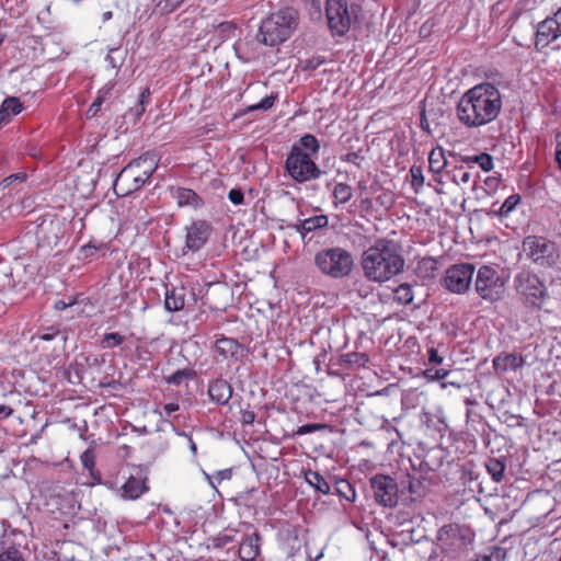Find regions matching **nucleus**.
I'll list each match as a JSON object with an SVG mask.
<instances>
[{
	"label": "nucleus",
	"mask_w": 561,
	"mask_h": 561,
	"mask_svg": "<svg viewBox=\"0 0 561 561\" xmlns=\"http://www.w3.org/2000/svg\"><path fill=\"white\" fill-rule=\"evenodd\" d=\"M503 106L500 90L491 82H481L460 98L456 114L467 128H479L494 122Z\"/></svg>",
	"instance_id": "1"
},
{
	"label": "nucleus",
	"mask_w": 561,
	"mask_h": 561,
	"mask_svg": "<svg viewBox=\"0 0 561 561\" xmlns=\"http://www.w3.org/2000/svg\"><path fill=\"white\" fill-rule=\"evenodd\" d=\"M362 267L369 280L386 282L400 274L404 267V259L400 247L390 240H378L362 256Z\"/></svg>",
	"instance_id": "2"
},
{
	"label": "nucleus",
	"mask_w": 561,
	"mask_h": 561,
	"mask_svg": "<svg viewBox=\"0 0 561 561\" xmlns=\"http://www.w3.org/2000/svg\"><path fill=\"white\" fill-rule=\"evenodd\" d=\"M320 150V141L311 134H306L295 142L286 158L285 170L298 183L317 180L321 170L312 160Z\"/></svg>",
	"instance_id": "3"
},
{
	"label": "nucleus",
	"mask_w": 561,
	"mask_h": 561,
	"mask_svg": "<svg viewBox=\"0 0 561 561\" xmlns=\"http://www.w3.org/2000/svg\"><path fill=\"white\" fill-rule=\"evenodd\" d=\"M158 167L153 152H146L130 161L116 176L113 188L118 196L131 194L141 188Z\"/></svg>",
	"instance_id": "4"
},
{
	"label": "nucleus",
	"mask_w": 561,
	"mask_h": 561,
	"mask_svg": "<svg viewBox=\"0 0 561 561\" xmlns=\"http://www.w3.org/2000/svg\"><path fill=\"white\" fill-rule=\"evenodd\" d=\"M514 289L523 306L531 311H548L546 304L550 299L543 279L530 270H522L513 280Z\"/></svg>",
	"instance_id": "5"
},
{
	"label": "nucleus",
	"mask_w": 561,
	"mask_h": 561,
	"mask_svg": "<svg viewBox=\"0 0 561 561\" xmlns=\"http://www.w3.org/2000/svg\"><path fill=\"white\" fill-rule=\"evenodd\" d=\"M443 450L432 449L430 450L425 459L421 462V470L413 473H404L400 476L401 480V503L408 505L422 499L430 486L428 480L423 476L424 468L426 467L431 471H435L443 465Z\"/></svg>",
	"instance_id": "6"
},
{
	"label": "nucleus",
	"mask_w": 561,
	"mask_h": 561,
	"mask_svg": "<svg viewBox=\"0 0 561 561\" xmlns=\"http://www.w3.org/2000/svg\"><path fill=\"white\" fill-rule=\"evenodd\" d=\"M298 12L293 8H283L271 13L260 25L262 43L275 46L287 41L298 26Z\"/></svg>",
	"instance_id": "7"
},
{
	"label": "nucleus",
	"mask_w": 561,
	"mask_h": 561,
	"mask_svg": "<svg viewBox=\"0 0 561 561\" xmlns=\"http://www.w3.org/2000/svg\"><path fill=\"white\" fill-rule=\"evenodd\" d=\"M507 280L503 271L482 265L476 275L474 289L483 300L495 302L504 297Z\"/></svg>",
	"instance_id": "8"
},
{
	"label": "nucleus",
	"mask_w": 561,
	"mask_h": 561,
	"mask_svg": "<svg viewBox=\"0 0 561 561\" xmlns=\"http://www.w3.org/2000/svg\"><path fill=\"white\" fill-rule=\"evenodd\" d=\"M314 263L325 275L334 278L351 273V254L342 248H330L316 254Z\"/></svg>",
	"instance_id": "9"
},
{
	"label": "nucleus",
	"mask_w": 561,
	"mask_h": 561,
	"mask_svg": "<svg viewBox=\"0 0 561 561\" xmlns=\"http://www.w3.org/2000/svg\"><path fill=\"white\" fill-rule=\"evenodd\" d=\"M523 247L526 255L542 267H552L559 260L557 244L543 237H526Z\"/></svg>",
	"instance_id": "10"
},
{
	"label": "nucleus",
	"mask_w": 561,
	"mask_h": 561,
	"mask_svg": "<svg viewBox=\"0 0 561 561\" xmlns=\"http://www.w3.org/2000/svg\"><path fill=\"white\" fill-rule=\"evenodd\" d=\"M375 500L385 507H394L401 502V480L378 473L370 478Z\"/></svg>",
	"instance_id": "11"
},
{
	"label": "nucleus",
	"mask_w": 561,
	"mask_h": 561,
	"mask_svg": "<svg viewBox=\"0 0 561 561\" xmlns=\"http://www.w3.org/2000/svg\"><path fill=\"white\" fill-rule=\"evenodd\" d=\"M353 419L362 426V428L353 426V453L359 454L360 449H364L363 440L375 444L374 431L378 425V419L374 414L368 413V409L364 403H357L353 411Z\"/></svg>",
	"instance_id": "12"
},
{
	"label": "nucleus",
	"mask_w": 561,
	"mask_h": 561,
	"mask_svg": "<svg viewBox=\"0 0 561 561\" xmlns=\"http://www.w3.org/2000/svg\"><path fill=\"white\" fill-rule=\"evenodd\" d=\"M474 265L471 263H459L449 266L442 278L440 284L448 291L454 294L466 293L472 282Z\"/></svg>",
	"instance_id": "13"
},
{
	"label": "nucleus",
	"mask_w": 561,
	"mask_h": 561,
	"mask_svg": "<svg viewBox=\"0 0 561 561\" xmlns=\"http://www.w3.org/2000/svg\"><path fill=\"white\" fill-rule=\"evenodd\" d=\"M560 37L561 8H559L552 15L547 16L537 24L535 33V48L540 53Z\"/></svg>",
	"instance_id": "14"
},
{
	"label": "nucleus",
	"mask_w": 561,
	"mask_h": 561,
	"mask_svg": "<svg viewBox=\"0 0 561 561\" xmlns=\"http://www.w3.org/2000/svg\"><path fill=\"white\" fill-rule=\"evenodd\" d=\"M327 18L329 27L334 34H346L351 27L347 0H327Z\"/></svg>",
	"instance_id": "15"
},
{
	"label": "nucleus",
	"mask_w": 561,
	"mask_h": 561,
	"mask_svg": "<svg viewBox=\"0 0 561 561\" xmlns=\"http://www.w3.org/2000/svg\"><path fill=\"white\" fill-rule=\"evenodd\" d=\"M474 535L469 529L461 528L456 524L444 525L437 535V540L443 546L467 547L473 541Z\"/></svg>",
	"instance_id": "16"
},
{
	"label": "nucleus",
	"mask_w": 561,
	"mask_h": 561,
	"mask_svg": "<svg viewBox=\"0 0 561 561\" xmlns=\"http://www.w3.org/2000/svg\"><path fill=\"white\" fill-rule=\"evenodd\" d=\"M445 176L448 181L455 183L458 186L471 184V188L476 190L479 173L476 172L473 174L470 169L462 164L456 163L455 165H450V168L445 171Z\"/></svg>",
	"instance_id": "17"
},
{
	"label": "nucleus",
	"mask_w": 561,
	"mask_h": 561,
	"mask_svg": "<svg viewBox=\"0 0 561 561\" xmlns=\"http://www.w3.org/2000/svg\"><path fill=\"white\" fill-rule=\"evenodd\" d=\"M209 234V227L205 221H195L187 229L186 247L193 251H198L207 241Z\"/></svg>",
	"instance_id": "18"
},
{
	"label": "nucleus",
	"mask_w": 561,
	"mask_h": 561,
	"mask_svg": "<svg viewBox=\"0 0 561 561\" xmlns=\"http://www.w3.org/2000/svg\"><path fill=\"white\" fill-rule=\"evenodd\" d=\"M208 394L211 401L218 404H226L231 399L232 387L227 380L217 378L209 382Z\"/></svg>",
	"instance_id": "19"
},
{
	"label": "nucleus",
	"mask_w": 561,
	"mask_h": 561,
	"mask_svg": "<svg viewBox=\"0 0 561 561\" xmlns=\"http://www.w3.org/2000/svg\"><path fill=\"white\" fill-rule=\"evenodd\" d=\"M186 288L184 286H172L165 288L164 308L170 312L180 311L185 307Z\"/></svg>",
	"instance_id": "20"
},
{
	"label": "nucleus",
	"mask_w": 561,
	"mask_h": 561,
	"mask_svg": "<svg viewBox=\"0 0 561 561\" xmlns=\"http://www.w3.org/2000/svg\"><path fill=\"white\" fill-rule=\"evenodd\" d=\"M149 490L146 479L130 476L121 488L122 497L126 500H137Z\"/></svg>",
	"instance_id": "21"
},
{
	"label": "nucleus",
	"mask_w": 561,
	"mask_h": 561,
	"mask_svg": "<svg viewBox=\"0 0 561 561\" xmlns=\"http://www.w3.org/2000/svg\"><path fill=\"white\" fill-rule=\"evenodd\" d=\"M525 365L522 355L516 353H502L493 359V367L496 371L506 373L508 370L516 371Z\"/></svg>",
	"instance_id": "22"
},
{
	"label": "nucleus",
	"mask_w": 561,
	"mask_h": 561,
	"mask_svg": "<svg viewBox=\"0 0 561 561\" xmlns=\"http://www.w3.org/2000/svg\"><path fill=\"white\" fill-rule=\"evenodd\" d=\"M80 461L82 468L89 472V477L91 479V485L101 484L102 474L100 470L95 468L96 466V451L95 448L90 446L80 455Z\"/></svg>",
	"instance_id": "23"
},
{
	"label": "nucleus",
	"mask_w": 561,
	"mask_h": 561,
	"mask_svg": "<svg viewBox=\"0 0 561 561\" xmlns=\"http://www.w3.org/2000/svg\"><path fill=\"white\" fill-rule=\"evenodd\" d=\"M261 537L257 531L247 536L240 543L238 554L242 561H253L260 553Z\"/></svg>",
	"instance_id": "24"
},
{
	"label": "nucleus",
	"mask_w": 561,
	"mask_h": 561,
	"mask_svg": "<svg viewBox=\"0 0 561 561\" xmlns=\"http://www.w3.org/2000/svg\"><path fill=\"white\" fill-rule=\"evenodd\" d=\"M240 350V344L232 337L221 335L215 342L214 351L221 357V359H228L237 357Z\"/></svg>",
	"instance_id": "25"
},
{
	"label": "nucleus",
	"mask_w": 561,
	"mask_h": 561,
	"mask_svg": "<svg viewBox=\"0 0 561 561\" xmlns=\"http://www.w3.org/2000/svg\"><path fill=\"white\" fill-rule=\"evenodd\" d=\"M450 162L445 157V151L442 147H436L431 150L428 154V168L433 175L445 174V171L450 168Z\"/></svg>",
	"instance_id": "26"
},
{
	"label": "nucleus",
	"mask_w": 561,
	"mask_h": 561,
	"mask_svg": "<svg viewBox=\"0 0 561 561\" xmlns=\"http://www.w3.org/2000/svg\"><path fill=\"white\" fill-rule=\"evenodd\" d=\"M365 456L358 459L356 465L357 469L362 472H370L376 469L377 451L375 444H370L368 440H363Z\"/></svg>",
	"instance_id": "27"
},
{
	"label": "nucleus",
	"mask_w": 561,
	"mask_h": 561,
	"mask_svg": "<svg viewBox=\"0 0 561 561\" xmlns=\"http://www.w3.org/2000/svg\"><path fill=\"white\" fill-rule=\"evenodd\" d=\"M329 218L325 215H316L301 221L298 231L304 236L308 232L327 227Z\"/></svg>",
	"instance_id": "28"
},
{
	"label": "nucleus",
	"mask_w": 561,
	"mask_h": 561,
	"mask_svg": "<svg viewBox=\"0 0 561 561\" xmlns=\"http://www.w3.org/2000/svg\"><path fill=\"white\" fill-rule=\"evenodd\" d=\"M126 341V336L119 332H105L100 340V347L103 350H114L116 347H122L124 342Z\"/></svg>",
	"instance_id": "29"
},
{
	"label": "nucleus",
	"mask_w": 561,
	"mask_h": 561,
	"mask_svg": "<svg viewBox=\"0 0 561 561\" xmlns=\"http://www.w3.org/2000/svg\"><path fill=\"white\" fill-rule=\"evenodd\" d=\"M176 201L179 206H194L198 207L202 205L201 197L191 188H179L176 191Z\"/></svg>",
	"instance_id": "30"
},
{
	"label": "nucleus",
	"mask_w": 561,
	"mask_h": 561,
	"mask_svg": "<svg viewBox=\"0 0 561 561\" xmlns=\"http://www.w3.org/2000/svg\"><path fill=\"white\" fill-rule=\"evenodd\" d=\"M195 377L196 371L191 367H185L165 376L164 380L168 385L180 386L185 381L193 380Z\"/></svg>",
	"instance_id": "31"
},
{
	"label": "nucleus",
	"mask_w": 561,
	"mask_h": 561,
	"mask_svg": "<svg viewBox=\"0 0 561 561\" xmlns=\"http://www.w3.org/2000/svg\"><path fill=\"white\" fill-rule=\"evenodd\" d=\"M306 481L312 485L317 491L328 494L330 493L331 486L327 480L317 471L308 470L305 473Z\"/></svg>",
	"instance_id": "32"
},
{
	"label": "nucleus",
	"mask_w": 561,
	"mask_h": 561,
	"mask_svg": "<svg viewBox=\"0 0 561 561\" xmlns=\"http://www.w3.org/2000/svg\"><path fill=\"white\" fill-rule=\"evenodd\" d=\"M488 473L492 477L495 482H501L504 478L505 462L500 458H489L485 463Z\"/></svg>",
	"instance_id": "33"
},
{
	"label": "nucleus",
	"mask_w": 561,
	"mask_h": 561,
	"mask_svg": "<svg viewBox=\"0 0 561 561\" xmlns=\"http://www.w3.org/2000/svg\"><path fill=\"white\" fill-rule=\"evenodd\" d=\"M437 270V261L434 257H423L417 263L419 275L423 278H434Z\"/></svg>",
	"instance_id": "34"
},
{
	"label": "nucleus",
	"mask_w": 561,
	"mask_h": 561,
	"mask_svg": "<svg viewBox=\"0 0 561 561\" xmlns=\"http://www.w3.org/2000/svg\"><path fill=\"white\" fill-rule=\"evenodd\" d=\"M375 185L376 182L370 178V175H368L367 179L360 178L358 180L357 186L360 191L362 204L365 209H368L371 206L369 190H373Z\"/></svg>",
	"instance_id": "35"
},
{
	"label": "nucleus",
	"mask_w": 561,
	"mask_h": 561,
	"mask_svg": "<svg viewBox=\"0 0 561 561\" xmlns=\"http://www.w3.org/2000/svg\"><path fill=\"white\" fill-rule=\"evenodd\" d=\"M520 199L519 194H512L504 201L497 210H494V213L500 217H507L520 203Z\"/></svg>",
	"instance_id": "36"
},
{
	"label": "nucleus",
	"mask_w": 561,
	"mask_h": 561,
	"mask_svg": "<svg viewBox=\"0 0 561 561\" xmlns=\"http://www.w3.org/2000/svg\"><path fill=\"white\" fill-rule=\"evenodd\" d=\"M277 98L278 95L274 93L266 95L259 103L249 105L245 108L244 113H251L254 111H268L274 106L275 102L277 101Z\"/></svg>",
	"instance_id": "37"
},
{
	"label": "nucleus",
	"mask_w": 561,
	"mask_h": 561,
	"mask_svg": "<svg viewBox=\"0 0 561 561\" xmlns=\"http://www.w3.org/2000/svg\"><path fill=\"white\" fill-rule=\"evenodd\" d=\"M334 204H345L351 199V186L337 183L333 190Z\"/></svg>",
	"instance_id": "38"
},
{
	"label": "nucleus",
	"mask_w": 561,
	"mask_h": 561,
	"mask_svg": "<svg viewBox=\"0 0 561 561\" xmlns=\"http://www.w3.org/2000/svg\"><path fill=\"white\" fill-rule=\"evenodd\" d=\"M396 298L403 305H410L413 301V291L408 283L400 284L394 290Z\"/></svg>",
	"instance_id": "39"
},
{
	"label": "nucleus",
	"mask_w": 561,
	"mask_h": 561,
	"mask_svg": "<svg viewBox=\"0 0 561 561\" xmlns=\"http://www.w3.org/2000/svg\"><path fill=\"white\" fill-rule=\"evenodd\" d=\"M1 105L7 110V112H9L11 116H15L24 110L23 103L16 96L5 98Z\"/></svg>",
	"instance_id": "40"
},
{
	"label": "nucleus",
	"mask_w": 561,
	"mask_h": 561,
	"mask_svg": "<svg viewBox=\"0 0 561 561\" xmlns=\"http://www.w3.org/2000/svg\"><path fill=\"white\" fill-rule=\"evenodd\" d=\"M110 245L106 242L102 241H90L89 243L81 247V252L84 254L85 257L93 256L95 251H106L108 250Z\"/></svg>",
	"instance_id": "41"
},
{
	"label": "nucleus",
	"mask_w": 561,
	"mask_h": 561,
	"mask_svg": "<svg viewBox=\"0 0 561 561\" xmlns=\"http://www.w3.org/2000/svg\"><path fill=\"white\" fill-rule=\"evenodd\" d=\"M180 410V404L178 402H169L164 404H160L156 408L154 413H158L161 419L168 420L172 414Z\"/></svg>",
	"instance_id": "42"
},
{
	"label": "nucleus",
	"mask_w": 561,
	"mask_h": 561,
	"mask_svg": "<svg viewBox=\"0 0 561 561\" xmlns=\"http://www.w3.org/2000/svg\"><path fill=\"white\" fill-rule=\"evenodd\" d=\"M410 175H411V185L414 188L415 192H419V190L424 184V175L422 167L420 165H412L410 169Z\"/></svg>",
	"instance_id": "43"
},
{
	"label": "nucleus",
	"mask_w": 561,
	"mask_h": 561,
	"mask_svg": "<svg viewBox=\"0 0 561 561\" xmlns=\"http://www.w3.org/2000/svg\"><path fill=\"white\" fill-rule=\"evenodd\" d=\"M185 0H160L157 8L162 14L174 12Z\"/></svg>",
	"instance_id": "44"
},
{
	"label": "nucleus",
	"mask_w": 561,
	"mask_h": 561,
	"mask_svg": "<svg viewBox=\"0 0 561 561\" xmlns=\"http://www.w3.org/2000/svg\"><path fill=\"white\" fill-rule=\"evenodd\" d=\"M449 156L455 159L456 163H460L468 169H472L478 163V154L465 156L460 153L449 152Z\"/></svg>",
	"instance_id": "45"
},
{
	"label": "nucleus",
	"mask_w": 561,
	"mask_h": 561,
	"mask_svg": "<svg viewBox=\"0 0 561 561\" xmlns=\"http://www.w3.org/2000/svg\"><path fill=\"white\" fill-rule=\"evenodd\" d=\"M427 561H456V560L454 559L451 553H449L446 549L440 548V549H434L431 552Z\"/></svg>",
	"instance_id": "46"
},
{
	"label": "nucleus",
	"mask_w": 561,
	"mask_h": 561,
	"mask_svg": "<svg viewBox=\"0 0 561 561\" xmlns=\"http://www.w3.org/2000/svg\"><path fill=\"white\" fill-rule=\"evenodd\" d=\"M0 561H25V559L16 548H9L0 553Z\"/></svg>",
	"instance_id": "47"
},
{
	"label": "nucleus",
	"mask_w": 561,
	"mask_h": 561,
	"mask_svg": "<svg viewBox=\"0 0 561 561\" xmlns=\"http://www.w3.org/2000/svg\"><path fill=\"white\" fill-rule=\"evenodd\" d=\"M113 89H114L113 82L110 81L106 84H104L98 91L96 98L94 99L95 105H102L105 102V100L108 98V95L111 94Z\"/></svg>",
	"instance_id": "48"
},
{
	"label": "nucleus",
	"mask_w": 561,
	"mask_h": 561,
	"mask_svg": "<svg viewBox=\"0 0 561 561\" xmlns=\"http://www.w3.org/2000/svg\"><path fill=\"white\" fill-rule=\"evenodd\" d=\"M483 171L489 172L493 169V157L488 152H481L478 154V163Z\"/></svg>",
	"instance_id": "49"
},
{
	"label": "nucleus",
	"mask_w": 561,
	"mask_h": 561,
	"mask_svg": "<svg viewBox=\"0 0 561 561\" xmlns=\"http://www.w3.org/2000/svg\"><path fill=\"white\" fill-rule=\"evenodd\" d=\"M232 538L230 536H222V537H215L209 539V542L207 543V549H222L226 545L231 542Z\"/></svg>",
	"instance_id": "50"
},
{
	"label": "nucleus",
	"mask_w": 561,
	"mask_h": 561,
	"mask_svg": "<svg viewBox=\"0 0 561 561\" xmlns=\"http://www.w3.org/2000/svg\"><path fill=\"white\" fill-rule=\"evenodd\" d=\"M428 363L434 366H440L444 362V357L438 354L437 348L434 346L428 347L427 350Z\"/></svg>",
	"instance_id": "51"
},
{
	"label": "nucleus",
	"mask_w": 561,
	"mask_h": 561,
	"mask_svg": "<svg viewBox=\"0 0 561 561\" xmlns=\"http://www.w3.org/2000/svg\"><path fill=\"white\" fill-rule=\"evenodd\" d=\"M229 201L234 205H241L244 201V194L240 188H232L228 193Z\"/></svg>",
	"instance_id": "52"
},
{
	"label": "nucleus",
	"mask_w": 561,
	"mask_h": 561,
	"mask_svg": "<svg viewBox=\"0 0 561 561\" xmlns=\"http://www.w3.org/2000/svg\"><path fill=\"white\" fill-rule=\"evenodd\" d=\"M322 427H323V425L316 424V423L305 424V425L299 426L296 430L295 434L301 436V435H305V434L313 433V432H316V431H318V430H320Z\"/></svg>",
	"instance_id": "53"
},
{
	"label": "nucleus",
	"mask_w": 561,
	"mask_h": 561,
	"mask_svg": "<svg viewBox=\"0 0 561 561\" xmlns=\"http://www.w3.org/2000/svg\"><path fill=\"white\" fill-rule=\"evenodd\" d=\"M26 180L25 173L11 174L2 181L3 186L11 185L14 181L24 182Z\"/></svg>",
	"instance_id": "54"
},
{
	"label": "nucleus",
	"mask_w": 561,
	"mask_h": 561,
	"mask_svg": "<svg viewBox=\"0 0 561 561\" xmlns=\"http://www.w3.org/2000/svg\"><path fill=\"white\" fill-rule=\"evenodd\" d=\"M255 420V413L250 410L241 411V422L244 425H251Z\"/></svg>",
	"instance_id": "55"
},
{
	"label": "nucleus",
	"mask_w": 561,
	"mask_h": 561,
	"mask_svg": "<svg viewBox=\"0 0 561 561\" xmlns=\"http://www.w3.org/2000/svg\"><path fill=\"white\" fill-rule=\"evenodd\" d=\"M368 362V355L366 353H356L353 352V366H365Z\"/></svg>",
	"instance_id": "56"
},
{
	"label": "nucleus",
	"mask_w": 561,
	"mask_h": 561,
	"mask_svg": "<svg viewBox=\"0 0 561 561\" xmlns=\"http://www.w3.org/2000/svg\"><path fill=\"white\" fill-rule=\"evenodd\" d=\"M218 30L220 33H233L237 30V25L231 21H225L218 24Z\"/></svg>",
	"instance_id": "57"
},
{
	"label": "nucleus",
	"mask_w": 561,
	"mask_h": 561,
	"mask_svg": "<svg viewBox=\"0 0 561 561\" xmlns=\"http://www.w3.org/2000/svg\"><path fill=\"white\" fill-rule=\"evenodd\" d=\"M176 434L187 438L188 444H190V450L192 451L193 456H196V454H197V446H196L195 442L193 440L192 436L186 434L183 431H176Z\"/></svg>",
	"instance_id": "58"
},
{
	"label": "nucleus",
	"mask_w": 561,
	"mask_h": 561,
	"mask_svg": "<svg viewBox=\"0 0 561 561\" xmlns=\"http://www.w3.org/2000/svg\"><path fill=\"white\" fill-rule=\"evenodd\" d=\"M146 111V105L144 103L137 102V104L130 108V113L134 114L135 118L138 119L142 116Z\"/></svg>",
	"instance_id": "59"
},
{
	"label": "nucleus",
	"mask_w": 561,
	"mask_h": 561,
	"mask_svg": "<svg viewBox=\"0 0 561 561\" xmlns=\"http://www.w3.org/2000/svg\"><path fill=\"white\" fill-rule=\"evenodd\" d=\"M12 119V116L7 112L5 108H3L2 105H0V124L8 125Z\"/></svg>",
	"instance_id": "60"
},
{
	"label": "nucleus",
	"mask_w": 561,
	"mask_h": 561,
	"mask_svg": "<svg viewBox=\"0 0 561 561\" xmlns=\"http://www.w3.org/2000/svg\"><path fill=\"white\" fill-rule=\"evenodd\" d=\"M13 413V409L9 405L0 404V420H4L11 416Z\"/></svg>",
	"instance_id": "61"
},
{
	"label": "nucleus",
	"mask_w": 561,
	"mask_h": 561,
	"mask_svg": "<svg viewBox=\"0 0 561 561\" xmlns=\"http://www.w3.org/2000/svg\"><path fill=\"white\" fill-rule=\"evenodd\" d=\"M449 375V370L445 368H435L434 371V379L435 380H443Z\"/></svg>",
	"instance_id": "62"
},
{
	"label": "nucleus",
	"mask_w": 561,
	"mask_h": 561,
	"mask_svg": "<svg viewBox=\"0 0 561 561\" xmlns=\"http://www.w3.org/2000/svg\"><path fill=\"white\" fill-rule=\"evenodd\" d=\"M149 98H150V89L147 87L146 89H144L141 91L138 102L144 103L147 106V104L149 103Z\"/></svg>",
	"instance_id": "63"
},
{
	"label": "nucleus",
	"mask_w": 561,
	"mask_h": 561,
	"mask_svg": "<svg viewBox=\"0 0 561 561\" xmlns=\"http://www.w3.org/2000/svg\"><path fill=\"white\" fill-rule=\"evenodd\" d=\"M484 183L485 185L489 187V188H496L499 183H500V179L499 178H494V176H489L484 180Z\"/></svg>",
	"instance_id": "64"
}]
</instances>
